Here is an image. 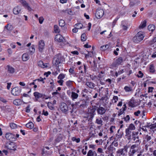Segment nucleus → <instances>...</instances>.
Returning <instances> with one entry per match:
<instances>
[{
  "mask_svg": "<svg viewBox=\"0 0 156 156\" xmlns=\"http://www.w3.org/2000/svg\"><path fill=\"white\" fill-rule=\"evenodd\" d=\"M65 61V59L63 56L60 54L56 55L53 60V63L55 65L56 67H58L59 64L62 63Z\"/></svg>",
  "mask_w": 156,
  "mask_h": 156,
  "instance_id": "obj_1",
  "label": "nucleus"
},
{
  "mask_svg": "<svg viewBox=\"0 0 156 156\" xmlns=\"http://www.w3.org/2000/svg\"><path fill=\"white\" fill-rule=\"evenodd\" d=\"M128 148L129 146L126 145L124 146L122 148L118 149L116 152V156H126Z\"/></svg>",
  "mask_w": 156,
  "mask_h": 156,
  "instance_id": "obj_2",
  "label": "nucleus"
},
{
  "mask_svg": "<svg viewBox=\"0 0 156 156\" xmlns=\"http://www.w3.org/2000/svg\"><path fill=\"white\" fill-rule=\"evenodd\" d=\"M139 133L138 132L133 131L132 132V136L130 137V138L129 139V140L135 141L136 139L137 140L135 141V143H138L140 144V141L139 139V137L138 135Z\"/></svg>",
  "mask_w": 156,
  "mask_h": 156,
  "instance_id": "obj_3",
  "label": "nucleus"
},
{
  "mask_svg": "<svg viewBox=\"0 0 156 156\" xmlns=\"http://www.w3.org/2000/svg\"><path fill=\"white\" fill-rule=\"evenodd\" d=\"M59 108L61 111L65 114H66L69 110L68 105L64 102H62L60 103Z\"/></svg>",
  "mask_w": 156,
  "mask_h": 156,
  "instance_id": "obj_4",
  "label": "nucleus"
},
{
  "mask_svg": "<svg viewBox=\"0 0 156 156\" xmlns=\"http://www.w3.org/2000/svg\"><path fill=\"white\" fill-rule=\"evenodd\" d=\"M95 109L92 108H90L88 109L87 116L89 117V119H92L96 115Z\"/></svg>",
  "mask_w": 156,
  "mask_h": 156,
  "instance_id": "obj_5",
  "label": "nucleus"
},
{
  "mask_svg": "<svg viewBox=\"0 0 156 156\" xmlns=\"http://www.w3.org/2000/svg\"><path fill=\"white\" fill-rule=\"evenodd\" d=\"M123 62V59L122 57H119L117 58L115 61L112 64V66L113 67H116L118 66L121 65Z\"/></svg>",
  "mask_w": 156,
  "mask_h": 156,
  "instance_id": "obj_6",
  "label": "nucleus"
},
{
  "mask_svg": "<svg viewBox=\"0 0 156 156\" xmlns=\"http://www.w3.org/2000/svg\"><path fill=\"white\" fill-rule=\"evenodd\" d=\"M6 138L9 141H15L16 140V135L11 133H8L5 135Z\"/></svg>",
  "mask_w": 156,
  "mask_h": 156,
  "instance_id": "obj_7",
  "label": "nucleus"
},
{
  "mask_svg": "<svg viewBox=\"0 0 156 156\" xmlns=\"http://www.w3.org/2000/svg\"><path fill=\"white\" fill-rule=\"evenodd\" d=\"M21 91V89L18 87H15L12 89L11 94L13 95L17 96L19 95Z\"/></svg>",
  "mask_w": 156,
  "mask_h": 156,
  "instance_id": "obj_8",
  "label": "nucleus"
},
{
  "mask_svg": "<svg viewBox=\"0 0 156 156\" xmlns=\"http://www.w3.org/2000/svg\"><path fill=\"white\" fill-rule=\"evenodd\" d=\"M5 147L9 150H13L14 151L16 150V148L13 149L15 147L14 143L11 141H9L6 144Z\"/></svg>",
  "mask_w": 156,
  "mask_h": 156,
  "instance_id": "obj_9",
  "label": "nucleus"
},
{
  "mask_svg": "<svg viewBox=\"0 0 156 156\" xmlns=\"http://www.w3.org/2000/svg\"><path fill=\"white\" fill-rule=\"evenodd\" d=\"M45 46L44 41L41 40L39 41L38 44V49L40 52L41 53L44 48Z\"/></svg>",
  "mask_w": 156,
  "mask_h": 156,
  "instance_id": "obj_10",
  "label": "nucleus"
},
{
  "mask_svg": "<svg viewBox=\"0 0 156 156\" xmlns=\"http://www.w3.org/2000/svg\"><path fill=\"white\" fill-rule=\"evenodd\" d=\"M104 11L102 9H98L95 13V16L98 19H100L103 15Z\"/></svg>",
  "mask_w": 156,
  "mask_h": 156,
  "instance_id": "obj_11",
  "label": "nucleus"
},
{
  "mask_svg": "<svg viewBox=\"0 0 156 156\" xmlns=\"http://www.w3.org/2000/svg\"><path fill=\"white\" fill-rule=\"evenodd\" d=\"M20 2L29 11H30L32 10L31 8L29 6V4L27 3L26 1L24 0H20Z\"/></svg>",
  "mask_w": 156,
  "mask_h": 156,
  "instance_id": "obj_12",
  "label": "nucleus"
},
{
  "mask_svg": "<svg viewBox=\"0 0 156 156\" xmlns=\"http://www.w3.org/2000/svg\"><path fill=\"white\" fill-rule=\"evenodd\" d=\"M106 109L102 107L99 106L97 109V112L98 114L103 115L106 112Z\"/></svg>",
  "mask_w": 156,
  "mask_h": 156,
  "instance_id": "obj_13",
  "label": "nucleus"
},
{
  "mask_svg": "<svg viewBox=\"0 0 156 156\" xmlns=\"http://www.w3.org/2000/svg\"><path fill=\"white\" fill-rule=\"evenodd\" d=\"M145 36L144 34L141 31L138 32L134 37L136 39H143Z\"/></svg>",
  "mask_w": 156,
  "mask_h": 156,
  "instance_id": "obj_14",
  "label": "nucleus"
},
{
  "mask_svg": "<svg viewBox=\"0 0 156 156\" xmlns=\"http://www.w3.org/2000/svg\"><path fill=\"white\" fill-rule=\"evenodd\" d=\"M132 132L131 130L128 129H126L125 130L126 136L128 140L130 138V137L132 136Z\"/></svg>",
  "mask_w": 156,
  "mask_h": 156,
  "instance_id": "obj_15",
  "label": "nucleus"
},
{
  "mask_svg": "<svg viewBox=\"0 0 156 156\" xmlns=\"http://www.w3.org/2000/svg\"><path fill=\"white\" fill-rule=\"evenodd\" d=\"M21 10V8L18 6L13 9V12L14 14L15 15H18L20 12Z\"/></svg>",
  "mask_w": 156,
  "mask_h": 156,
  "instance_id": "obj_16",
  "label": "nucleus"
},
{
  "mask_svg": "<svg viewBox=\"0 0 156 156\" xmlns=\"http://www.w3.org/2000/svg\"><path fill=\"white\" fill-rule=\"evenodd\" d=\"M23 102L25 103L24 102L23 100H21L20 99H16L13 101V104L16 105H21Z\"/></svg>",
  "mask_w": 156,
  "mask_h": 156,
  "instance_id": "obj_17",
  "label": "nucleus"
},
{
  "mask_svg": "<svg viewBox=\"0 0 156 156\" xmlns=\"http://www.w3.org/2000/svg\"><path fill=\"white\" fill-rule=\"evenodd\" d=\"M145 139L146 140L147 142H148L150 144H152L154 143V141L153 140H151V136L147 135L145 136Z\"/></svg>",
  "mask_w": 156,
  "mask_h": 156,
  "instance_id": "obj_18",
  "label": "nucleus"
},
{
  "mask_svg": "<svg viewBox=\"0 0 156 156\" xmlns=\"http://www.w3.org/2000/svg\"><path fill=\"white\" fill-rule=\"evenodd\" d=\"M22 59L23 61H26L29 59L28 54L27 53H24L22 57Z\"/></svg>",
  "mask_w": 156,
  "mask_h": 156,
  "instance_id": "obj_19",
  "label": "nucleus"
},
{
  "mask_svg": "<svg viewBox=\"0 0 156 156\" xmlns=\"http://www.w3.org/2000/svg\"><path fill=\"white\" fill-rule=\"evenodd\" d=\"M86 85L90 88L93 89L95 87V85L94 83L89 81L87 82L86 83Z\"/></svg>",
  "mask_w": 156,
  "mask_h": 156,
  "instance_id": "obj_20",
  "label": "nucleus"
},
{
  "mask_svg": "<svg viewBox=\"0 0 156 156\" xmlns=\"http://www.w3.org/2000/svg\"><path fill=\"white\" fill-rule=\"evenodd\" d=\"M78 96L79 95L77 93L73 92L71 93V98L73 101H75L77 99Z\"/></svg>",
  "mask_w": 156,
  "mask_h": 156,
  "instance_id": "obj_21",
  "label": "nucleus"
},
{
  "mask_svg": "<svg viewBox=\"0 0 156 156\" xmlns=\"http://www.w3.org/2000/svg\"><path fill=\"white\" fill-rule=\"evenodd\" d=\"M82 103L80 105V108H84L87 105L86 100L84 99L81 100Z\"/></svg>",
  "mask_w": 156,
  "mask_h": 156,
  "instance_id": "obj_22",
  "label": "nucleus"
},
{
  "mask_svg": "<svg viewBox=\"0 0 156 156\" xmlns=\"http://www.w3.org/2000/svg\"><path fill=\"white\" fill-rule=\"evenodd\" d=\"M8 71L9 73H13L14 72V69L9 65H8L7 66Z\"/></svg>",
  "mask_w": 156,
  "mask_h": 156,
  "instance_id": "obj_23",
  "label": "nucleus"
},
{
  "mask_svg": "<svg viewBox=\"0 0 156 156\" xmlns=\"http://www.w3.org/2000/svg\"><path fill=\"white\" fill-rule=\"evenodd\" d=\"M34 95L35 98L37 99L42 98V94L37 92H35L34 93Z\"/></svg>",
  "mask_w": 156,
  "mask_h": 156,
  "instance_id": "obj_24",
  "label": "nucleus"
},
{
  "mask_svg": "<svg viewBox=\"0 0 156 156\" xmlns=\"http://www.w3.org/2000/svg\"><path fill=\"white\" fill-rule=\"evenodd\" d=\"M73 82V81L69 80L66 82V84L68 87L72 88Z\"/></svg>",
  "mask_w": 156,
  "mask_h": 156,
  "instance_id": "obj_25",
  "label": "nucleus"
},
{
  "mask_svg": "<svg viewBox=\"0 0 156 156\" xmlns=\"http://www.w3.org/2000/svg\"><path fill=\"white\" fill-rule=\"evenodd\" d=\"M110 46V44H109L101 46V49L103 51H105Z\"/></svg>",
  "mask_w": 156,
  "mask_h": 156,
  "instance_id": "obj_26",
  "label": "nucleus"
},
{
  "mask_svg": "<svg viewBox=\"0 0 156 156\" xmlns=\"http://www.w3.org/2000/svg\"><path fill=\"white\" fill-rule=\"evenodd\" d=\"M129 106L132 108H133L136 106L135 105L134 100H131L128 103Z\"/></svg>",
  "mask_w": 156,
  "mask_h": 156,
  "instance_id": "obj_27",
  "label": "nucleus"
},
{
  "mask_svg": "<svg viewBox=\"0 0 156 156\" xmlns=\"http://www.w3.org/2000/svg\"><path fill=\"white\" fill-rule=\"evenodd\" d=\"M5 28L9 31H11L13 29V27L11 25L9 24L5 27Z\"/></svg>",
  "mask_w": 156,
  "mask_h": 156,
  "instance_id": "obj_28",
  "label": "nucleus"
},
{
  "mask_svg": "<svg viewBox=\"0 0 156 156\" xmlns=\"http://www.w3.org/2000/svg\"><path fill=\"white\" fill-rule=\"evenodd\" d=\"M147 28L149 31L153 32L155 29V27L154 25L150 24L148 26Z\"/></svg>",
  "mask_w": 156,
  "mask_h": 156,
  "instance_id": "obj_29",
  "label": "nucleus"
},
{
  "mask_svg": "<svg viewBox=\"0 0 156 156\" xmlns=\"http://www.w3.org/2000/svg\"><path fill=\"white\" fill-rule=\"evenodd\" d=\"M147 21L146 20H144L143 22H142L140 25L139 27L140 28H143L146 26Z\"/></svg>",
  "mask_w": 156,
  "mask_h": 156,
  "instance_id": "obj_30",
  "label": "nucleus"
},
{
  "mask_svg": "<svg viewBox=\"0 0 156 156\" xmlns=\"http://www.w3.org/2000/svg\"><path fill=\"white\" fill-rule=\"evenodd\" d=\"M26 126L30 129H32L34 126V125L32 122H29L26 125Z\"/></svg>",
  "mask_w": 156,
  "mask_h": 156,
  "instance_id": "obj_31",
  "label": "nucleus"
},
{
  "mask_svg": "<svg viewBox=\"0 0 156 156\" xmlns=\"http://www.w3.org/2000/svg\"><path fill=\"white\" fill-rule=\"evenodd\" d=\"M59 26L61 27H64L65 25L64 20L62 19H60L59 21Z\"/></svg>",
  "mask_w": 156,
  "mask_h": 156,
  "instance_id": "obj_32",
  "label": "nucleus"
},
{
  "mask_svg": "<svg viewBox=\"0 0 156 156\" xmlns=\"http://www.w3.org/2000/svg\"><path fill=\"white\" fill-rule=\"evenodd\" d=\"M137 151L136 150H132L130 149L129 152V156H133L134 154Z\"/></svg>",
  "mask_w": 156,
  "mask_h": 156,
  "instance_id": "obj_33",
  "label": "nucleus"
},
{
  "mask_svg": "<svg viewBox=\"0 0 156 156\" xmlns=\"http://www.w3.org/2000/svg\"><path fill=\"white\" fill-rule=\"evenodd\" d=\"M124 89L126 92L131 91L132 90V87L128 86H126L124 88Z\"/></svg>",
  "mask_w": 156,
  "mask_h": 156,
  "instance_id": "obj_34",
  "label": "nucleus"
},
{
  "mask_svg": "<svg viewBox=\"0 0 156 156\" xmlns=\"http://www.w3.org/2000/svg\"><path fill=\"white\" fill-rule=\"evenodd\" d=\"M29 51L31 54L34 53L35 51L34 45H32L29 48Z\"/></svg>",
  "mask_w": 156,
  "mask_h": 156,
  "instance_id": "obj_35",
  "label": "nucleus"
},
{
  "mask_svg": "<svg viewBox=\"0 0 156 156\" xmlns=\"http://www.w3.org/2000/svg\"><path fill=\"white\" fill-rule=\"evenodd\" d=\"M62 140V137L61 134L58 135L55 139V141L56 142H59Z\"/></svg>",
  "mask_w": 156,
  "mask_h": 156,
  "instance_id": "obj_36",
  "label": "nucleus"
},
{
  "mask_svg": "<svg viewBox=\"0 0 156 156\" xmlns=\"http://www.w3.org/2000/svg\"><path fill=\"white\" fill-rule=\"evenodd\" d=\"M54 30L55 33H58L60 32V30L59 29L58 26L57 25H54Z\"/></svg>",
  "mask_w": 156,
  "mask_h": 156,
  "instance_id": "obj_37",
  "label": "nucleus"
},
{
  "mask_svg": "<svg viewBox=\"0 0 156 156\" xmlns=\"http://www.w3.org/2000/svg\"><path fill=\"white\" fill-rule=\"evenodd\" d=\"M95 122L98 125H100L102 126L103 122L102 120L101 119H96Z\"/></svg>",
  "mask_w": 156,
  "mask_h": 156,
  "instance_id": "obj_38",
  "label": "nucleus"
},
{
  "mask_svg": "<svg viewBox=\"0 0 156 156\" xmlns=\"http://www.w3.org/2000/svg\"><path fill=\"white\" fill-rule=\"evenodd\" d=\"M127 129L131 130H134L135 129V127L133 124L131 123L129 125V127Z\"/></svg>",
  "mask_w": 156,
  "mask_h": 156,
  "instance_id": "obj_39",
  "label": "nucleus"
},
{
  "mask_svg": "<svg viewBox=\"0 0 156 156\" xmlns=\"http://www.w3.org/2000/svg\"><path fill=\"white\" fill-rule=\"evenodd\" d=\"M65 40H55L56 42H58V44L61 45H63V42L65 41Z\"/></svg>",
  "mask_w": 156,
  "mask_h": 156,
  "instance_id": "obj_40",
  "label": "nucleus"
},
{
  "mask_svg": "<svg viewBox=\"0 0 156 156\" xmlns=\"http://www.w3.org/2000/svg\"><path fill=\"white\" fill-rule=\"evenodd\" d=\"M150 72L152 73H154L155 72L154 67L153 64H151L150 66Z\"/></svg>",
  "mask_w": 156,
  "mask_h": 156,
  "instance_id": "obj_41",
  "label": "nucleus"
},
{
  "mask_svg": "<svg viewBox=\"0 0 156 156\" xmlns=\"http://www.w3.org/2000/svg\"><path fill=\"white\" fill-rule=\"evenodd\" d=\"M47 106L51 110H53L54 109L53 105L51 102H48L47 104Z\"/></svg>",
  "mask_w": 156,
  "mask_h": 156,
  "instance_id": "obj_42",
  "label": "nucleus"
},
{
  "mask_svg": "<svg viewBox=\"0 0 156 156\" xmlns=\"http://www.w3.org/2000/svg\"><path fill=\"white\" fill-rule=\"evenodd\" d=\"M71 139L73 141H76L77 143H78L80 141V139L79 138H76L75 137H73Z\"/></svg>",
  "mask_w": 156,
  "mask_h": 156,
  "instance_id": "obj_43",
  "label": "nucleus"
},
{
  "mask_svg": "<svg viewBox=\"0 0 156 156\" xmlns=\"http://www.w3.org/2000/svg\"><path fill=\"white\" fill-rule=\"evenodd\" d=\"M10 126L11 128L12 129H14L17 127L16 125L13 123H10Z\"/></svg>",
  "mask_w": 156,
  "mask_h": 156,
  "instance_id": "obj_44",
  "label": "nucleus"
},
{
  "mask_svg": "<svg viewBox=\"0 0 156 156\" xmlns=\"http://www.w3.org/2000/svg\"><path fill=\"white\" fill-rule=\"evenodd\" d=\"M76 28L78 29H80L82 28H84V27H83V25L81 23H77L76 24Z\"/></svg>",
  "mask_w": 156,
  "mask_h": 156,
  "instance_id": "obj_45",
  "label": "nucleus"
},
{
  "mask_svg": "<svg viewBox=\"0 0 156 156\" xmlns=\"http://www.w3.org/2000/svg\"><path fill=\"white\" fill-rule=\"evenodd\" d=\"M65 75L62 73H61L59 75L58 77V79L62 80L65 77Z\"/></svg>",
  "mask_w": 156,
  "mask_h": 156,
  "instance_id": "obj_46",
  "label": "nucleus"
},
{
  "mask_svg": "<svg viewBox=\"0 0 156 156\" xmlns=\"http://www.w3.org/2000/svg\"><path fill=\"white\" fill-rule=\"evenodd\" d=\"M125 111V110H124L123 109H121L118 112V116H119L122 114L124 112V111Z\"/></svg>",
  "mask_w": 156,
  "mask_h": 156,
  "instance_id": "obj_47",
  "label": "nucleus"
},
{
  "mask_svg": "<svg viewBox=\"0 0 156 156\" xmlns=\"http://www.w3.org/2000/svg\"><path fill=\"white\" fill-rule=\"evenodd\" d=\"M62 36L60 34H57L55 37L54 39H62Z\"/></svg>",
  "mask_w": 156,
  "mask_h": 156,
  "instance_id": "obj_48",
  "label": "nucleus"
},
{
  "mask_svg": "<svg viewBox=\"0 0 156 156\" xmlns=\"http://www.w3.org/2000/svg\"><path fill=\"white\" fill-rule=\"evenodd\" d=\"M138 73L139 74H137L136 76L138 77L142 78L143 77L144 74L141 71H139Z\"/></svg>",
  "mask_w": 156,
  "mask_h": 156,
  "instance_id": "obj_49",
  "label": "nucleus"
},
{
  "mask_svg": "<svg viewBox=\"0 0 156 156\" xmlns=\"http://www.w3.org/2000/svg\"><path fill=\"white\" fill-rule=\"evenodd\" d=\"M108 149L109 151H113L114 150H115V148L113 147L112 145H110L108 147Z\"/></svg>",
  "mask_w": 156,
  "mask_h": 156,
  "instance_id": "obj_50",
  "label": "nucleus"
},
{
  "mask_svg": "<svg viewBox=\"0 0 156 156\" xmlns=\"http://www.w3.org/2000/svg\"><path fill=\"white\" fill-rule=\"evenodd\" d=\"M87 156H93V151L91 150H89L87 154Z\"/></svg>",
  "mask_w": 156,
  "mask_h": 156,
  "instance_id": "obj_51",
  "label": "nucleus"
},
{
  "mask_svg": "<svg viewBox=\"0 0 156 156\" xmlns=\"http://www.w3.org/2000/svg\"><path fill=\"white\" fill-rule=\"evenodd\" d=\"M70 109H71V111H70V114H71V115H73V113L76 112V111L75 110L76 109L71 108H70Z\"/></svg>",
  "mask_w": 156,
  "mask_h": 156,
  "instance_id": "obj_52",
  "label": "nucleus"
},
{
  "mask_svg": "<svg viewBox=\"0 0 156 156\" xmlns=\"http://www.w3.org/2000/svg\"><path fill=\"white\" fill-rule=\"evenodd\" d=\"M38 65L40 67L42 68L44 67V63L43 62L41 61H39L38 62Z\"/></svg>",
  "mask_w": 156,
  "mask_h": 156,
  "instance_id": "obj_53",
  "label": "nucleus"
},
{
  "mask_svg": "<svg viewBox=\"0 0 156 156\" xmlns=\"http://www.w3.org/2000/svg\"><path fill=\"white\" fill-rule=\"evenodd\" d=\"M74 69H75V68L74 67L69 69V72L71 74H75V73L74 72Z\"/></svg>",
  "mask_w": 156,
  "mask_h": 156,
  "instance_id": "obj_54",
  "label": "nucleus"
},
{
  "mask_svg": "<svg viewBox=\"0 0 156 156\" xmlns=\"http://www.w3.org/2000/svg\"><path fill=\"white\" fill-rule=\"evenodd\" d=\"M44 18L42 16L40 17L39 18V23L40 24H42L44 20Z\"/></svg>",
  "mask_w": 156,
  "mask_h": 156,
  "instance_id": "obj_55",
  "label": "nucleus"
},
{
  "mask_svg": "<svg viewBox=\"0 0 156 156\" xmlns=\"http://www.w3.org/2000/svg\"><path fill=\"white\" fill-rule=\"evenodd\" d=\"M122 119H124V120L127 122L129 120L130 117L129 115H127L126 117H124Z\"/></svg>",
  "mask_w": 156,
  "mask_h": 156,
  "instance_id": "obj_56",
  "label": "nucleus"
},
{
  "mask_svg": "<svg viewBox=\"0 0 156 156\" xmlns=\"http://www.w3.org/2000/svg\"><path fill=\"white\" fill-rule=\"evenodd\" d=\"M138 143H137V144H134L132 145L130 147V149L132 150H135V148L137 147Z\"/></svg>",
  "mask_w": 156,
  "mask_h": 156,
  "instance_id": "obj_57",
  "label": "nucleus"
},
{
  "mask_svg": "<svg viewBox=\"0 0 156 156\" xmlns=\"http://www.w3.org/2000/svg\"><path fill=\"white\" fill-rule=\"evenodd\" d=\"M89 147L90 148L95 150L96 149V145L94 144H90Z\"/></svg>",
  "mask_w": 156,
  "mask_h": 156,
  "instance_id": "obj_58",
  "label": "nucleus"
},
{
  "mask_svg": "<svg viewBox=\"0 0 156 156\" xmlns=\"http://www.w3.org/2000/svg\"><path fill=\"white\" fill-rule=\"evenodd\" d=\"M136 3L135 1H131L130 2L129 5L130 7H132L134 6Z\"/></svg>",
  "mask_w": 156,
  "mask_h": 156,
  "instance_id": "obj_59",
  "label": "nucleus"
},
{
  "mask_svg": "<svg viewBox=\"0 0 156 156\" xmlns=\"http://www.w3.org/2000/svg\"><path fill=\"white\" fill-rule=\"evenodd\" d=\"M153 124H151V125H148L146 126H143V127H150V128L151 129H153L154 128H153Z\"/></svg>",
  "mask_w": 156,
  "mask_h": 156,
  "instance_id": "obj_60",
  "label": "nucleus"
},
{
  "mask_svg": "<svg viewBox=\"0 0 156 156\" xmlns=\"http://www.w3.org/2000/svg\"><path fill=\"white\" fill-rule=\"evenodd\" d=\"M113 99L114 101V102L116 103L118 100V98L117 96H114Z\"/></svg>",
  "mask_w": 156,
  "mask_h": 156,
  "instance_id": "obj_61",
  "label": "nucleus"
},
{
  "mask_svg": "<svg viewBox=\"0 0 156 156\" xmlns=\"http://www.w3.org/2000/svg\"><path fill=\"white\" fill-rule=\"evenodd\" d=\"M63 80L60 79L57 82L59 84H60V86H62L63 85Z\"/></svg>",
  "mask_w": 156,
  "mask_h": 156,
  "instance_id": "obj_62",
  "label": "nucleus"
},
{
  "mask_svg": "<svg viewBox=\"0 0 156 156\" xmlns=\"http://www.w3.org/2000/svg\"><path fill=\"white\" fill-rule=\"evenodd\" d=\"M112 145H114L115 147H117L118 146V143L115 141H114L112 143Z\"/></svg>",
  "mask_w": 156,
  "mask_h": 156,
  "instance_id": "obj_63",
  "label": "nucleus"
},
{
  "mask_svg": "<svg viewBox=\"0 0 156 156\" xmlns=\"http://www.w3.org/2000/svg\"><path fill=\"white\" fill-rule=\"evenodd\" d=\"M81 39H86V36L85 33L83 34L81 36Z\"/></svg>",
  "mask_w": 156,
  "mask_h": 156,
  "instance_id": "obj_64",
  "label": "nucleus"
}]
</instances>
